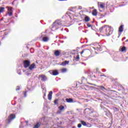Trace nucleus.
<instances>
[{"mask_svg":"<svg viewBox=\"0 0 128 128\" xmlns=\"http://www.w3.org/2000/svg\"><path fill=\"white\" fill-rule=\"evenodd\" d=\"M78 128H82V124H78Z\"/></svg>","mask_w":128,"mask_h":128,"instance_id":"39","label":"nucleus"},{"mask_svg":"<svg viewBox=\"0 0 128 128\" xmlns=\"http://www.w3.org/2000/svg\"><path fill=\"white\" fill-rule=\"evenodd\" d=\"M49 72L52 76H58V70H51L49 71Z\"/></svg>","mask_w":128,"mask_h":128,"instance_id":"12","label":"nucleus"},{"mask_svg":"<svg viewBox=\"0 0 128 128\" xmlns=\"http://www.w3.org/2000/svg\"><path fill=\"white\" fill-rule=\"evenodd\" d=\"M96 36H99V38H102V36H110V34H110L108 32V33H106L104 34H102L100 33H96Z\"/></svg>","mask_w":128,"mask_h":128,"instance_id":"11","label":"nucleus"},{"mask_svg":"<svg viewBox=\"0 0 128 128\" xmlns=\"http://www.w3.org/2000/svg\"><path fill=\"white\" fill-rule=\"evenodd\" d=\"M16 72L17 74H19L20 76V74H22V72H20V70L17 69L16 70Z\"/></svg>","mask_w":128,"mask_h":128,"instance_id":"30","label":"nucleus"},{"mask_svg":"<svg viewBox=\"0 0 128 128\" xmlns=\"http://www.w3.org/2000/svg\"><path fill=\"white\" fill-rule=\"evenodd\" d=\"M40 122H37L36 124L34 126L33 128H40Z\"/></svg>","mask_w":128,"mask_h":128,"instance_id":"23","label":"nucleus"},{"mask_svg":"<svg viewBox=\"0 0 128 128\" xmlns=\"http://www.w3.org/2000/svg\"><path fill=\"white\" fill-rule=\"evenodd\" d=\"M8 33H6V34L4 35V36L2 38H6V36H8Z\"/></svg>","mask_w":128,"mask_h":128,"instance_id":"52","label":"nucleus"},{"mask_svg":"<svg viewBox=\"0 0 128 128\" xmlns=\"http://www.w3.org/2000/svg\"><path fill=\"white\" fill-rule=\"evenodd\" d=\"M105 114L107 116H110V111H108L106 112Z\"/></svg>","mask_w":128,"mask_h":128,"instance_id":"26","label":"nucleus"},{"mask_svg":"<svg viewBox=\"0 0 128 128\" xmlns=\"http://www.w3.org/2000/svg\"><path fill=\"white\" fill-rule=\"evenodd\" d=\"M66 70H66V68H62V72H66Z\"/></svg>","mask_w":128,"mask_h":128,"instance_id":"35","label":"nucleus"},{"mask_svg":"<svg viewBox=\"0 0 128 128\" xmlns=\"http://www.w3.org/2000/svg\"><path fill=\"white\" fill-rule=\"evenodd\" d=\"M82 7L81 6H79L78 10H82Z\"/></svg>","mask_w":128,"mask_h":128,"instance_id":"48","label":"nucleus"},{"mask_svg":"<svg viewBox=\"0 0 128 128\" xmlns=\"http://www.w3.org/2000/svg\"><path fill=\"white\" fill-rule=\"evenodd\" d=\"M57 114H62V110H58V111L57 112Z\"/></svg>","mask_w":128,"mask_h":128,"instance_id":"42","label":"nucleus"},{"mask_svg":"<svg viewBox=\"0 0 128 128\" xmlns=\"http://www.w3.org/2000/svg\"><path fill=\"white\" fill-rule=\"evenodd\" d=\"M26 94H28V91H24V98H26Z\"/></svg>","mask_w":128,"mask_h":128,"instance_id":"34","label":"nucleus"},{"mask_svg":"<svg viewBox=\"0 0 128 128\" xmlns=\"http://www.w3.org/2000/svg\"><path fill=\"white\" fill-rule=\"evenodd\" d=\"M46 93L44 94V96H43V98L44 100H46Z\"/></svg>","mask_w":128,"mask_h":128,"instance_id":"41","label":"nucleus"},{"mask_svg":"<svg viewBox=\"0 0 128 128\" xmlns=\"http://www.w3.org/2000/svg\"><path fill=\"white\" fill-rule=\"evenodd\" d=\"M106 69H102V72H106Z\"/></svg>","mask_w":128,"mask_h":128,"instance_id":"47","label":"nucleus"},{"mask_svg":"<svg viewBox=\"0 0 128 128\" xmlns=\"http://www.w3.org/2000/svg\"><path fill=\"white\" fill-rule=\"evenodd\" d=\"M121 88H122V90H123V92H124V86H122Z\"/></svg>","mask_w":128,"mask_h":128,"instance_id":"46","label":"nucleus"},{"mask_svg":"<svg viewBox=\"0 0 128 128\" xmlns=\"http://www.w3.org/2000/svg\"><path fill=\"white\" fill-rule=\"evenodd\" d=\"M14 118H16V115L14 114H11L8 119V124H10L12 120H14Z\"/></svg>","mask_w":128,"mask_h":128,"instance_id":"10","label":"nucleus"},{"mask_svg":"<svg viewBox=\"0 0 128 128\" xmlns=\"http://www.w3.org/2000/svg\"><path fill=\"white\" fill-rule=\"evenodd\" d=\"M70 64V61L65 60L62 62V63L60 64V66H66V64Z\"/></svg>","mask_w":128,"mask_h":128,"instance_id":"16","label":"nucleus"},{"mask_svg":"<svg viewBox=\"0 0 128 128\" xmlns=\"http://www.w3.org/2000/svg\"><path fill=\"white\" fill-rule=\"evenodd\" d=\"M124 24H122L120 27H119V29H118V32H124Z\"/></svg>","mask_w":128,"mask_h":128,"instance_id":"19","label":"nucleus"},{"mask_svg":"<svg viewBox=\"0 0 128 128\" xmlns=\"http://www.w3.org/2000/svg\"><path fill=\"white\" fill-rule=\"evenodd\" d=\"M32 74V72H30V70H27V72L26 73V76H30V74Z\"/></svg>","mask_w":128,"mask_h":128,"instance_id":"27","label":"nucleus"},{"mask_svg":"<svg viewBox=\"0 0 128 128\" xmlns=\"http://www.w3.org/2000/svg\"><path fill=\"white\" fill-rule=\"evenodd\" d=\"M6 10V8L4 7H0V14H2V12H4V10Z\"/></svg>","mask_w":128,"mask_h":128,"instance_id":"22","label":"nucleus"},{"mask_svg":"<svg viewBox=\"0 0 128 128\" xmlns=\"http://www.w3.org/2000/svg\"><path fill=\"white\" fill-rule=\"evenodd\" d=\"M62 124V122H60V124Z\"/></svg>","mask_w":128,"mask_h":128,"instance_id":"58","label":"nucleus"},{"mask_svg":"<svg viewBox=\"0 0 128 128\" xmlns=\"http://www.w3.org/2000/svg\"><path fill=\"white\" fill-rule=\"evenodd\" d=\"M40 38L44 42H48L50 40V36L47 34H42Z\"/></svg>","mask_w":128,"mask_h":128,"instance_id":"5","label":"nucleus"},{"mask_svg":"<svg viewBox=\"0 0 128 128\" xmlns=\"http://www.w3.org/2000/svg\"><path fill=\"white\" fill-rule=\"evenodd\" d=\"M62 20H56L52 25V32H56V30H62V28H60V26H62Z\"/></svg>","mask_w":128,"mask_h":128,"instance_id":"2","label":"nucleus"},{"mask_svg":"<svg viewBox=\"0 0 128 128\" xmlns=\"http://www.w3.org/2000/svg\"><path fill=\"white\" fill-rule=\"evenodd\" d=\"M128 42V40H126V42Z\"/></svg>","mask_w":128,"mask_h":128,"instance_id":"60","label":"nucleus"},{"mask_svg":"<svg viewBox=\"0 0 128 128\" xmlns=\"http://www.w3.org/2000/svg\"><path fill=\"white\" fill-rule=\"evenodd\" d=\"M124 40H126V37H124L122 38V42H124Z\"/></svg>","mask_w":128,"mask_h":128,"instance_id":"49","label":"nucleus"},{"mask_svg":"<svg viewBox=\"0 0 128 128\" xmlns=\"http://www.w3.org/2000/svg\"><path fill=\"white\" fill-rule=\"evenodd\" d=\"M120 34H122V32L118 34V38H120Z\"/></svg>","mask_w":128,"mask_h":128,"instance_id":"50","label":"nucleus"},{"mask_svg":"<svg viewBox=\"0 0 128 128\" xmlns=\"http://www.w3.org/2000/svg\"><path fill=\"white\" fill-rule=\"evenodd\" d=\"M114 124V122H112V120H111V124Z\"/></svg>","mask_w":128,"mask_h":128,"instance_id":"54","label":"nucleus"},{"mask_svg":"<svg viewBox=\"0 0 128 128\" xmlns=\"http://www.w3.org/2000/svg\"><path fill=\"white\" fill-rule=\"evenodd\" d=\"M120 52H126V48L124 46H120L119 49Z\"/></svg>","mask_w":128,"mask_h":128,"instance_id":"14","label":"nucleus"},{"mask_svg":"<svg viewBox=\"0 0 128 128\" xmlns=\"http://www.w3.org/2000/svg\"><path fill=\"white\" fill-rule=\"evenodd\" d=\"M48 100H52V91H50L49 94H48Z\"/></svg>","mask_w":128,"mask_h":128,"instance_id":"15","label":"nucleus"},{"mask_svg":"<svg viewBox=\"0 0 128 128\" xmlns=\"http://www.w3.org/2000/svg\"><path fill=\"white\" fill-rule=\"evenodd\" d=\"M59 0L62 1V0Z\"/></svg>","mask_w":128,"mask_h":128,"instance_id":"63","label":"nucleus"},{"mask_svg":"<svg viewBox=\"0 0 128 128\" xmlns=\"http://www.w3.org/2000/svg\"><path fill=\"white\" fill-rule=\"evenodd\" d=\"M86 50H82V52H80L81 54H84V50H86Z\"/></svg>","mask_w":128,"mask_h":128,"instance_id":"43","label":"nucleus"},{"mask_svg":"<svg viewBox=\"0 0 128 128\" xmlns=\"http://www.w3.org/2000/svg\"><path fill=\"white\" fill-rule=\"evenodd\" d=\"M114 54L113 60L114 62H120V56L118 55V52H112Z\"/></svg>","mask_w":128,"mask_h":128,"instance_id":"4","label":"nucleus"},{"mask_svg":"<svg viewBox=\"0 0 128 128\" xmlns=\"http://www.w3.org/2000/svg\"><path fill=\"white\" fill-rule=\"evenodd\" d=\"M88 120H90V122H94V119H92L90 117H88V118H87Z\"/></svg>","mask_w":128,"mask_h":128,"instance_id":"31","label":"nucleus"},{"mask_svg":"<svg viewBox=\"0 0 128 128\" xmlns=\"http://www.w3.org/2000/svg\"><path fill=\"white\" fill-rule=\"evenodd\" d=\"M19 108L20 110H22V106L20 105H19Z\"/></svg>","mask_w":128,"mask_h":128,"instance_id":"44","label":"nucleus"},{"mask_svg":"<svg viewBox=\"0 0 128 128\" xmlns=\"http://www.w3.org/2000/svg\"><path fill=\"white\" fill-rule=\"evenodd\" d=\"M58 109L60 110H64V106L62 105H61L58 107Z\"/></svg>","mask_w":128,"mask_h":128,"instance_id":"24","label":"nucleus"},{"mask_svg":"<svg viewBox=\"0 0 128 128\" xmlns=\"http://www.w3.org/2000/svg\"><path fill=\"white\" fill-rule=\"evenodd\" d=\"M2 126V124H0V127Z\"/></svg>","mask_w":128,"mask_h":128,"instance_id":"61","label":"nucleus"},{"mask_svg":"<svg viewBox=\"0 0 128 128\" xmlns=\"http://www.w3.org/2000/svg\"><path fill=\"white\" fill-rule=\"evenodd\" d=\"M100 7L101 8H106V4L103 2H100Z\"/></svg>","mask_w":128,"mask_h":128,"instance_id":"21","label":"nucleus"},{"mask_svg":"<svg viewBox=\"0 0 128 128\" xmlns=\"http://www.w3.org/2000/svg\"><path fill=\"white\" fill-rule=\"evenodd\" d=\"M80 122H81L82 124V126H87L86 122H84V120H81Z\"/></svg>","mask_w":128,"mask_h":128,"instance_id":"25","label":"nucleus"},{"mask_svg":"<svg viewBox=\"0 0 128 128\" xmlns=\"http://www.w3.org/2000/svg\"><path fill=\"white\" fill-rule=\"evenodd\" d=\"M18 102H22V100L20 99V98L18 99Z\"/></svg>","mask_w":128,"mask_h":128,"instance_id":"51","label":"nucleus"},{"mask_svg":"<svg viewBox=\"0 0 128 128\" xmlns=\"http://www.w3.org/2000/svg\"><path fill=\"white\" fill-rule=\"evenodd\" d=\"M93 76L94 78H96V75H94Z\"/></svg>","mask_w":128,"mask_h":128,"instance_id":"59","label":"nucleus"},{"mask_svg":"<svg viewBox=\"0 0 128 128\" xmlns=\"http://www.w3.org/2000/svg\"><path fill=\"white\" fill-rule=\"evenodd\" d=\"M87 26H88V28H90L92 26V25L90 24V23H88L87 24Z\"/></svg>","mask_w":128,"mask_h":128,"instance_id":"40","label":"nucleus"},{"mask_svg":"<svg viewBox=\"0 0 128 128\" xmlns=\"http://www.w3.org/2000/svg\"><path fill=\"white\" fill-rule=\"evenodd\" d=\"M100 76H104L105 78H106V76L104 74H100Z\"/></svg>","mask_w":128,"mask_h":128,"instance_id":"45","label":"nucleus"},{"mask_svg":"<svg viewBox=\"0 0 128 128\" xmlns=\"http://www.w3.org/2000/svg\"><path fill=\"white\" fill-rule=\"evenodd\" d=\"M26 126H28V121L26 120Z\"/></svg>","mask_w":128,"mask_h":128,"instance_id":"53","label":"nucleus"},{"mask_svg":"<svg viewBox=\"0 0 128 128\" xmlns=\"http://www.w3.org/2000/svg\"><path fill=\"white\" fill-rule=\"evenodd\" d=\"M58 99H56L54 100V104H58Z\"/></svg>","mask_w":128,"mask_h":128,"instance_id":"33","label":"nucleus"},{"mask_svg":"<svg viewBox=\"0 0 128 128\" xmlns=\"http://www.w3.org/2000/svg\"><path fill=\"white\" fill-rule=\"evenodd\" d=\"M23 72H26V70H23Z\"/></svg>","mask_w":128,"mask_h":128,"instance_id":"56","label":"nucleus"},{"mask_svg":"<svg viewBox=\"0 0 128 128\" xmlns=\"http://www.w3.org/2000/svg\"><path fill=\"white\" fill-rule=\"evenodd\" d=\"M22 124H24V122H20V128H22L24 126L22 125Z\"/></svg>","mask_w":128,"mask_h":128,"instance_id":"37","label":"nucleus"},{"mask_svg":"<svg viewBox=\"0 0 128 128\" xmlns=\"http://www.w3.org/2000/svg\"><path fill=\"white\" fill-rule=\"evenodd\" d=\"M100 32H112L114 28L110 26H104L100 28Z\"/></svg>","mask_w":128,"mask_h":128,"instance_id":"3","label":"nucleus"},{"mask_svg":"<svg viewBox=\"0 0 128 128\" xmlns=\"http://www.w3.org/2000/svg\"><path fill=\"white\" fill-rule=\"evenodd\" d=\"M92 15L94 16H98V10H96V9H94L92 10Z\"/></svg>","mask_w":128,"mask_h":128,"instance_id":"17","label":"nucleus"},{"mask_svg":"<svg viewBox=\"0 0 128 128\" xmlns=\"http://www.w3.org/2000/svg\"><path fill=\"white\" fill-rule=\"evenodd\" d=\"M20 88H22V86H17L16 87V92H18L20 90Z\"/></svg>","mask_w":128,"mask_h":128,"instance_id":"28","label":"nucleus"},{"mask_svg":"<svg viewBox=\"0 0 128 128\" xmlns=\"http://www.w3.org/2000/svg\"><path fill=\"white\" fill-rule=\"evenodd\" d=\"M1 20H2V18Z\"/></svg>","mask_w":128,"mask_h":128,"instance_id":"64","label":"nucleus"},{"mask_svg":"<svg viewBox=\"0 0 128 128\" xmlns=\"http://www.w3.org/2000/svg\"><path fill=\"white\" fill-rule=\"evenodd\" d=\"M34 68H36V64L33 63L28 66V70H29V72H32V70Z\"/></svg>","mask_w":128,"mask_h":128,"instance_id":"8","label":"nucleus"},{"mask_svg":"<svg viewBox=\"0 0 128 128\" xmlns=\"http://www.w3.org/2000/svg\"><path fill=\"white\" fill-rule=\"evenodd\" d=\"M84 114H90L91 115L90 116L92 118H97L98 116V114L96 111L94 110V108H85L84 110Z\"/></svg>","mask_w":128,"mask_h":128,"instance_id":"1","label":"nucleus"},{"mask_svg":"<svg viewBox=\"0 0 128 128\" xmlns=\"http://www.w3.org/2000/svg\"><path fill=\"white\" fill-rule=\"evenodd\" d=\"M96 72H98V68H96Z\"/></svg>","mask_w":128,"mask_h":128,"instance_id":"55","label":"nucleus"},{"mask_svg":"<svg viewBox=\"0 0 128 128\" xmlns=\"http://www.w3.org/2000/svg\"><path fill=\"white\" fill-rule=\"evenodd\" d=\"M56 38H58V36H56Z\"/></svg>","mask_w":128,"mask_h":128,"instance_id":"62","label":"nucleus"},{"mask_svg":"<svg viewBox=\"0 0 128 128\" xmlns=\"http://www.w3.org/2000/svg\"><path fill=\"white\" fill-rule=\"evenodd\" d=\"M100 92V94H102V96H108L106 94L104 93V92Z\"/></svg>","mask_w":128,"mask_h":128,"instance_id":"36","label":"nucleus"},{"mask_svg":"<svg viewBox=\"0 0 128 128\" xmlns=\"http://www.w3.org/2000/svg\"><path fill=\"white\" fill-rule=\"evenodd\" d=\"M8 14L9 16H12V12L8 11Z\"/></svg>","mask_w":128,"mask_h":128,"instance_id":"29","label":"nucleus"},{"mask_svg":"<svg viewBox=\"0 0 128 128\" xmlns=\"http://www.w3.org/2000/svg\"><path fill=\"white\" fill-rule=\"evenodd\" d=\"M14 100H16V96L14 98Z\"/></svg>","mask_w":128,"mask_h":128,"instance_id":"57","label":"nucleus"},{"mask_svg":"<svg viewBox=\"0 0 128 128\" xmlns=\"http://www.w3.org/2000/svg\"><path fill=\"white\" fill-rule=\"evenodd\" d=\"M84 20L86 22H88L90 20V18L88 16H86L84 18Z\"/></svg>","mask_w":128,"mask_h":128,"instance_id":"20","label":"nucleus"},{"mask_svg":"<svg viewBox=\"0 0 128 128\" xmlns=\"http://www.w3.org/2000/svg\"><path fill=\"white\" fill-rule=\"evenodd\" d=\"M8 12H12V8L10 7V8H8Z\"/></svg>","mask_w":128,"mask_h":128,"instance_id":"38","label":"nucleus"},{"mask_svg":"<svg viewBox=\"0 0 128 128\" xmlns=\"http://www.w3.org/2000/svg\"><path fill=\"white\" fill-rule=\"evenodd\" d=\"M76 62H78V60H80V55H77L76 58Z\"/></svg>","mask_w":128,"mask_h":128,"instance_id":"32","label":"nucleus"},{"mask_svg":"<svg viewBox=\"0 0 128 128\" xmlns=\"http://www.w3.org/2000/svg\"><path fill=\"white\" fill-rule=\"evenodd\" d=\"M101 90H103V92L107 93V94H110L112 92H114V90H106L104 86H98Z\"/></svg>","mask_w":128,"mask_h":128,"instance_id":"7","label":"nucleus"},{"mask_svg":"<svg viewBox=\"0 0 128 128\" xmlns=\"http://www.w3.org/2000/svg\"><path fill=\"white\" fill-rule=\"evenodd\" d=\"M65 100H66V102H68V104L76 102V101L74 100V99L72 98H66Z\"/></svg>","mask_w":128,"mask_h":128,"instance_id":"13","label":"nucleus"},{"mask_svg":"<svg viewBox=\"0 0 128 128\" xmlns=\"http://www.w3.org/2000/svg\"><path fill=\"white\" fill-rule=\"evenodd\" d=\"M54 54L56 56H60V50H55Z\"/></svg>","mask_w":128,"mask_h":128,"instance_id":"18","label":"nucleus"},{"mask_svg":"<svg viewBox=\"0 0 128 128\" xmlns=\"http://www.w3.org/2000/svg\"><path fill=\"white\" fill-rule=\"evenodd\" d=\"M38 78V80H41L42 82H46L48 80V78L44 74L39 75Z\"/></svg>","mask_w":128,"mask_h":128,"instance_id":"9","label":"nucleus"},{"mask_svg":"<svg viewBox=\"0 0 128 128\" xmlns=\"http://www.w3.org/2000/svg\"><path fill=\"white\" fill-rule=\"evenodd\" d=\"M23 64H24V68H28V66H30V60H24L23 62Z\"/></svg>","mask_w":128,"mask_h":128,"instance_id":"6","label":"nucleus"}]
</instances>
